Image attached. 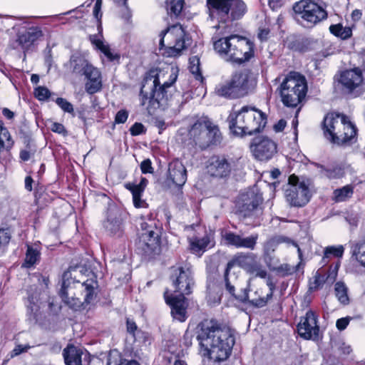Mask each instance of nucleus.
<instances>
[{
	"label": "nucleus",
	"mask_w": 365,
	"mask_h": 365,
	"mask_svg": "<svg viewBox=\"0 0 365 365\" xmlns=\"http://www.w3.org/2000/svg\"><path fill=\"white\" fill-rule=\"evenodd\" d=\"M207 19L217 24L212 41L215 51L225 61L241 65L255 56V44L246 37L228 35L232 23L241 19L247 12L242 0H206Z\"/></svg>",
	"instance_id": "nucleus-1"
},
{
	"label": "nucleus",
	"mask_w": 365,
	"mask_h": 365,
	"mask_svg": "<svg viewBox=\"0 0 365 365\" xmlns=\"http://www.w3.org/2000/svg\"><path fill=\"white\" fill-rule=\"evenodd\" d=\"M199 327L197 339L203 356L209 357L208 362H221L227 359L235 344L232 329L215 319H205Z\"/></svg>",
	"instance_id": "nucleus-2"
},
{
	"label": "nucleus",
	"mask_w": 365,
	"mask_h": 365,
	"mask_svg": "<svg viewBox=\"0 0 365 365\" xmlns=\"http://www.w3.org/2000/svg\"><path fill=\"white\" fill-rule=\"evenodd\" d=\"M72 272H76V269L71 268L63 274L60 297L71 309L75 311L85 309L96 297L98 282L94 279L83 282L76 280Z\"/></svg>",
	"instance_id": "nucleus-3"
},
{
	"label": "nucleus",
	"mask_w": 365,
	"mask_h": 365,
	"mask_svg": "<svg viewBox=\"0 0 365 365\" xmlns=\"http://www.w3.org/2000/svg\"><path fill=\"white\" fill-rule=\"evenodd\" d=\"M322 127L325 138L337 146H350L357 141L358 129L344 113H327L324 118Z\"/></svg>",
	"instance_id": "nucleus-4"
},
{
	"label": "nucleus",
	"mask_w": 365,
	"mask_h": 365,
	"mask_svg": "<svg viewBox=\"0 0 365 365\" xmlns=\"http://www.w3.org/2000/svg\"><path fill=\"white\" fill-rule=\"evenodd\" d=\"M227 122L234 135H252L265 127L267 115L254 106H244L239 110L231 112Z\"/></svg>",
	"instance_id": "nucleus-5"
},
{
	"label": "nucleus",
	"mask_w": 365,
	"mask_h": 365,
	"mask_svg": "<svg viewBox=\"0 0 365 365\" xmlns=\"http://www.w3.org/2000/svg\"><path fill=\"white\" fill-rule=\"evenodd\" d=\"M178 78L177 71L172 68L169 81L160 83L158 73L156 71L148 72L142 82L140 92V104L147 108L159 107L169 98V88L175 83Z\"/></svg>",
	"instance_id": "nucleus-6"
},
{
	"label": "nucleus",
	"mask_w": 365,
	"mask_h": 365,
	"mask_svg": "<svg viewBox=\"0 0 365 365\" xmlns=\"http://www.w3.org/2000/svg\"><path fill=\"white\" fill-rule=\"evenodd\" d=\"M256 85V75L252 70L245 68L235 72L229 78L216 85L215 93L226 99H238L252 93Z\"/></svg>",
	"instance_id": "nucleus-7"
},
{
	"label": "nucleus",
	"mask_w": 365,
	"mask_h": 365,
	"mask_svg": "<svg viewBox=\"0 0 365 365\" xmlns=\"http://www.w3.org/2000/svg\"><path fill=\"white\" fill-rule=\"evenodd\" d=\"M236 265L255 277L264 279L267 275V271L257 259L256 255L253 253H240L235 255L227 262L224 274L226 289L235 298L237 296L235 294V287L237 282V277L234 273L231 274V269Z\"/></svg>",
	"instance_id": "nucleus-8"
},
{
	"label": "nucleus",
	"mask_w": 365,
	"mask_h": 365,
	"mask_svg": "<svg viewBox=\"0 0 365 365\" xmlns=\"http://www.w3.org/2000/svg\"><path fill=\"white\" fill-rule=\"evenodd\" d=\"M262 196L254 190L241 193L235 204L236 213L245 225L257 227L263 220Z\"/></svg>",
	"instance_id": "nucleus-9"
},
{
	"label": "nucleus",
	"mask_w": 365,
	"mask_h": 365,
	"mask_svg": "<svg viewBox=\"0 0 365 365\" xmlns=\"http://www.w3.org/2000/svg\"><path fill=\"white\" fill-rule=\"evenodd\" d=\"M279 91L285 106L297 108L307 95L306 78L297 72H290L281 83Z\"/></svg>",
	"instance_id": "nucleus-10"
},
{
	"label": "nucleus",
	"mask_w": 365,
	"mask_h": 365,
	"mask_svg": "<svg viewBox=\"0 0 365 365\" xmlns=\"http://www.w3.org/2000/svg\"><path fill=\"white\" fill-rule=\"evenodd\" d=\"M160 49L165 48L169 57H176L191 43L190 34L180 24H175L162 31L159 35Z\"/></svg>",
	"instance_id": "nucleus-11"
},
{
	"label": "nucleus",
	"mask_w": 365,
	"mask_h": 365,
	"mask_svg": "<svg viewBox=\"0 0 365 365\" xmlns=\"http://www.w3.org/2000/svg\"><path fill=\"white\" fill-rule=\"evenodd\" d=\"M292 16L298 24L310 29L326 20L328 13L314 0H300L293 4Z\"/></svg>",
	"instance_id": "nucleus-12"
},
{
	"label": "nucleus",
	"mask_w": 365,
	"mask_h": 365,
	"mask_svg": "<svg viewBox=\"0 0 365 365\" xmlns=\"http://www.w3.org/2000/svg\"><path fill=\"white\" fill-rule=\"evenodd\" d=\"M190 140L200 150H205L211 145H216L222 140L221 133L207 117H201L189 130Z\"/></svg>",
	"instance_id": "nucleus-13"
},
{
	"label": "nucleus",
	"mask_w": 365,
	"mask_h": 365,
	"mask_svg": "<svg viewBox=\"0 0 365 365\" xmlns=\"http://www.w3.org/2000/svg\"><path fill=\"white\" fill-rule=\"evenodd\" d=\"M140 227L141 230L135 242L138 250L146 256L156 254L160 250V228L151 220L142 222Z\"/></svg>",
	"instance_id": "nucleus-14"
},
{
	"label": "nucleus",
	"mask_w": 365,
	"mask_h": 365,
	"mask_svg": "<svg viewBox=\"0 0 365 365\" xmlns=\"http://www.w3.org/2000/svg\"><path fill=\"white\" fill-rule=\"evenodd\" d=\"M284 197L292 207H304L310 198L309 185L305 180L300 181L294 174L288 178V182L284 189Z\"/></svg>",
	"instance_id": "nucleus-15"
},
{
	"label": "nucleus",
	"mask_w": 365,
	"mask_h": 365,
	"mask_svg": "<svg viewBox=\"0 0 365 365\" xmlns=\"http://www.w3.org/2000/svg\"><path fill=\"white\" fill-rule=\"evenodd\" d=\"M170 279L174 288L173 292L185 296L192 293L195 284L193 272L190 265L172 267Z\"/></svg>",
	"instance_id": "nucleus-16"
},
{
	"label": "nucleus",
	"mask_w": 365,
	"mask_h": 365,
	"mask_svg": "<svg viewBox=\"0 0 365 365\" xmlns=\"http://www.w3.org/2000/svg\"><path fill=\"white\" fill-rule=\"evenodd\" d=\"M335 86L344 94H354L361 86L364 78L359 68L346 69L334 77Z\"/></svg>",
	"instance_id": "nucleus-17"
},
{
	"label": "nucleus",
	"mask_w": 365,
	"mask_h": 365,
	"mask_svg": "<svg viewBox=\"0 0 365 365\" xmlns=\"http://www.w3.org/2000/svg\"><path fill=\"white\" fill-rule=\"evenodd\" d=\"M125 213L115 205H110L106 213L103 227L110 236L121 237L124 234V220Z\"/></svg>",
	"instance_id": "nucleus-18"
},
{
	"label": "nucleus",
	"mask_w": 365,
	"mask_h": 365,
	"mask_svg": "<svg viewBox=\"0 0 365 365\" xmlns=\"http://www.w3.org/2000/svg\"><path fill=\"white\" fill-rule=\"evenodd\" d=\"M250 148L255 158L260 161L272 159L277 151V144L264 136L254 138Z\"/></svg>",
	"instance_id": "nucleus-19"
},
{
	"label": "nucleus",
	"mask_w": 365,
	"mask_h": 365,
	"mask_svg": "<svg viewBox=\"0 0 365 365\" xmlns=\"http://www.w3.org/2000/svg\"><path fill=\"white\" fill-rule=\"evenodd\" d=\"M318 316L312 310L307 312L304 317H301L297 325V332L300 337L307 340H317L319 327L317 324Z\"/></svg>",
	"instance_id": "nucleus-20"
},
{
	"label": "nucleus",
	"mask_w": 365,
	"mask_h": 365,
	"mask_svg": "<svg viewBox=\"0 0 365 365\" xmlns=\"http://www.w3.org/2000/svg\"><path fill=\"white\" fill-rule=\"evenodd\" d=\"M43 36L41 27L37 26H22L16 33V43L24 51H29Z\"/></svg>",
	"instance_id": "nucleus-21"
},
{
	"label": "nucleus",
	"mask_w": 365,
	"mask_h": 365,
	"mask_svg": "<svg viewBox=\"0 0 365 365\" xmlns=\"http://www.w3.org/2000/svg\"><path fill=\"white\" fill-rule=\"evenodd\" d=\"M165 302L170 305L171 308V314L173 319L183 322L187 318V302L185 296L173 295L168 294V291L164 293Z\"/></svg>",
	"instance_id": "nucleus-22"
},
{
	"label": "nucleus",
	"mask_w": 365,
	"mask_h": 365,
	"mask_svg": "<svg viewBox=\"0 0 365 365\" xmlns=\"http://www.w3.org/2000/svg\"><path fill=\"white\" fill-rule=\"evenodd\" d=\"M223 239L228 245L236 248H246L252 250L255 248L258 235L254 234L249 237H243L240 235L229 231L223 235Z\"/></svg>",
	"instance_id": "nucleus-23"
},
{
	"label": "nucleus",
	"mask_w": 365,
	"mask_h": 365,
	"mask_svg": "<svg viewBox=\"0 0 365 365\" xmlns=\"http://www.w3.org/2000/svg\"><path fill=\"white\" fill-rule=\"evenodd\" d=\"M233 163V160L229 161L225 158L214 156L209 161L207 171L212 176L225 178L230 175Z\"/></svg>",
	"instance_id": "nucleus-24"
},
{
	"label": "nucleus",
	"mask_w": 365,
	"mask_h": 365,
	"mask_svg": "<svg viewBox=\"0 0 365 365\" xmlns=\"http://www.w3.org/2000/svg\"><path fill=\"white\" fill-rule=\"evenodd\" d=\"M85 77V91L88 94H94L103 88L102 74L100 70L93 65L83 76Z\"/></svg>",
	"instance_id": "nucleus-25"
},
{
	"label": "nucleus",
	"mask_w": 365,
	"mask_h": 365,
	"mask_svg": "<svg viewBox=\"0 0 365 365\" xmlns=\"http://www.w3.org/2000/svg\"><path fill=\"white\" fill-rule=\"evenodd\" d=\"M267 284L269 288L270 292L267 294L266 297L252 298L250 299L248 294L249 289L247 288H245L241 294L235 296V299L242 303H248L255 307H263L267 304V302L272 299L275 289V284L271 279H269L267 280Z\"/></svg>",
	"instance_id": "nucleus-26"
},
{
	"label": "nucleus",
	"mask_w": 365,
	"mask_h": 365,
	"mask_svg": "<svg viewBox=\"0 0 365 365\" xmlns=\"http://www.w3.org/2000/svg\"><path fill=\"white\" fill-rule=\"evenodd\" d=\"M168 177L176 186L182 187L187 180V170L179 160L169 163Z\"/></svg>",
	"instance_id": "nucleus-27"
},
{
	"label": "nucleus",
	"mask_w": 365,
	"mask_h": 365,
	"mask_svg": "<svg viewBox=\"0 0 365 365\" xmlns=\"http://www.w3.org/2000/svg\"><path fill=\"white\" fill-rule=\"evenodd\" d=\"M27 292L26 306L28 311L30 312V314L35 316L43 303V299H45L47 294L44 292H41L36 285L31 286Z\"/></svg>",
	"instance_id": "nucleus-28"
},
{
	"label": "nucleus",
	"mask_w": 365,
	"mask_h": 365,
	"mask_svg": "<svg viewBox=\"0 0 365 365\" xmlns=\"http://www.w3.org/2000/svg\"><path fill=\"white\" fill-rule=\"evenodd\" d=\"M313 165L318 169V173L322 178L335 180L344 175L343 168L339 165L325 166L317 163H314Z\"/></svg>",
	"instance_id": "nucleus-29"
},
{
	"label": "nucleus",
	"mask_w": 365,
	"mask_h": 365,
	"mask_svg": "<svg viewBox=\"0 0 365 365\" xmlns=\"http://www.w3.org/2000/svg\"><path fill=\"white\" fill-rule=\"evenodd\" d=\"M282 243L297 246V244L291 238L282 235H275L269 237L264 242L263 246L264 255H269L271 253L274 252L277 246Z\"/></svg>",
	"instance_id": "nucleus-30"
},
{
	"label": "nucleus",
	"mask_w": 365,
	"mask_h": 365,
	"mask_svg": "<svg viewBox=\"0 0 365 365\" xmlns=\"http://www.w3.org/2000/svg\"><path fill=\"white\" fill-rule=\"evenodd\" d=\"M83 351L73 345H68L63 351L66 365H82L81 356Z\"/></svg>",
	"instance_id": "nucleus-31"
},
{
	"label": "nucleus",
	"mask_w": 365,
	"mask_h": 365,
	"mask_svg": "<svg viewBox=\"0 0 365 365\" xmlns=\"http://www.w3.org/2000/svg\"><path fill=\"white\" fill-rule=\"evenodd\" d=\"M41 252L38 245H27L23 267L30 268L40 260Z\"/></svg>",
	"instance_id": "nucleus-32"
},
{
	"label": "nucleus",
	"mask_w": 365,
	"mask_h": 365,
	"mask_svg": "<svg viewBox=\"0 0 365 365\" xmlns=\"http://www.w3.org/2000/svg\"><path fill=\"white\" fill-rule=\"evenodd\" d=\"M70 66L73 73L84 76L92 64L83 58L72 56L70 60Z\"/></svg>",
	"instance_id": "nucleus-33"
},
{
	"label": "nucleus",
	"mask_w": 365,
	"mask_h": 365,
	"mask_svg": "<svg viewBox=\"0 0 365 365\" xmlns=\"http://www.w3.org/2000/svg\"><path fill=\"white\" fill-rule=\"evenodd\" d=\"M354 194V186L346 185L341 188H337L333 192L332 199L336 202H344L351 198Z\"/></svg>",
	"instance_id": "nucleus-34"
},
{
	"label": "nucleus",
	"mask_w": 365,
	"mask_h": 365,
	"mask_svg": "<svg viewBox=\"0 0 365 365\" xmlns=\"http://www.w3.org/2000/svg\"><path fill=\"white\" fill-rule=\"evenodd\" d=\"M344 252V247L343 245L338 246H328L325 247L324 250V256L322 259V263L325 265L327 264L330 258L334 257H341Z\"/></svg>",
	"instance_id": "nucleus-35"
},
{
	"label": "nucleus",
	"mask_w": 365,
	"mask_h": 365,
	"mask_svg": "<svg viewBox=\"0 0 365 365\" xmlns=\"http://www.w3.org/2000/svg\"><path fill=\"white\" fill-rule=\"evenodd\" d=\"M210 243V237L207 235L202 238L192 237L190 241V249L193 253L204 252Z\"/></svg>",
	"instance_id": "nucleus-36"
},
{
	"label": "nucleus",
	"mask_w": 365,
	"mask_h": 365,
	"mask_svg": "<svg viewBox=\"0 0 365 365\" xmlns=\"http://www.w3.org/2000/svg\"><path fill=\"white\" fill-rule=\"evenodd\" d=\"M334 291L336 297L340 303L346 305L349 303V298L348 296V288L342 282H337L334 286Z\"/></svg>",
	"instance_id": "nucleus-37"
},
{
	"label": "nucleus",
	"mask_w": 365,
	"mask_h": 365,
	"mask_svg": "<svg viewBox=\"0 0 365 365\" xmlns=\"http://www.w3.org/2000/svg\"><path fill=\"white\" fill-rule=\"evenodd\" d=\"M329 31L332 34L341 39H347L352 34L351 29L349 27H343L340 24L331 25Z\"/></svg>",
	"instance_id": "nucleus-38"
},
{
	"label": "nucleus",
	"mask_w": 365,
	"mask_h": 365,
	"mask_svg": "<svg viewBox=\"0 0 365 365\" xmlns=\"http://www.w3.org/2000/svg\"><path fill=\"white\" fill-rule=\"evenodd\" d=\"M352 253L356 260L365 267V240H361L352 246Z\"/></svg>",
	"instance_id": "nucleus-39"
},
{
	"label": "nucleus",
	"mask_w": 365,
	"mask_h": 365,
	"mask_svg": "<svg viewBox=\"0 0 365 365\" xmlns=\"http://www.w3.org/2000/svg\"><path fill=\"white\" fill-rule=\"evenodd\" d=\"M14 145V141L11 139V135L8 130L0 126V150L6 149L9 150Z\"/></svg>",
	"instance_id": "nucleus-40"
},
{
	"label": "nucleus",
	"mask_w": 365,
	"mask_h": 365,
	"mask_svg": "<svg viewBox=\"0 0 365 365\" xmlns=\"http://www.w3.org/2000/svg\"><path fill=\"white\" fill-rule=\"evenodd\" d=\"M133 341L138 344V346H147L151 343V337L148 332L139 330L133 336Z\"/></svg>",
	"instance_id": "nucleus-41"
},
{
	"label": "nucleus",
	"mask_w": 365,
	"mask_h": 365,
	"mask_svg": "<svg viewBox=\"0 0 365 365\" xmlns=\"http://www.w3.org/2000/svg\"><path fill=\"white\" fill-rule=\"evenodd\" d=\"M184 6V0H173L168 7V13L170 15L178 16L180 14Z\"/></svg>",
	"instance_id": "nucleus-42"
},
{
	"label": "nucleus",
	"mask_w": 365,
	"mask_h": 365,
	"mask_svg": "<svg viewBox=\"0 0 365 365\" xmlns=\"http://www.w3.org/2000/svg\"><path fill=\"white\" fill-rule=\"evenodd\" d=\"M217 289V286L213 281H208L207 284V298L208 302H216L217 301H220V297L218 296H212V294L215 292Z\"/></svg>",
	"instance_id": "nucleus-43"
},
{
	"label": "nucleus",
	"mask_w": 365,
	"mask_h": 365,
	"mask_svg": "<svg viewBox=\"0 0 365 365\" xmlns=\"http://www.w3.org/2000/svg\"><path fill=\"white\" fill-rule=\"evenodd\" d=\"M190 70L192 73L197 76L201 77L200 68V58L197 56H194L190 58Z\"/></svg>",
	"instance_id": "nucleus-44"
},
{
	"label": "nucleus",
	"mask_w": 365,
	"mask_h": 365,
	"mask_svg": "<svg viewBox=\"0 0 365 365\" xmlns=\"http://www.w3.org/2000/svg\"><path fill=\"white\" fill-rule=\"evenodd\" d=\"M56 104L64 111L75 115L73 105L66 99L63 98H57Z\"/></svg>",
	"instance_id": "nucleus-45"
},
{
	"label": "nucleus",
	"mask_w": 365,
	"mask_h": 365,
	"mask_svg": "<svg viewBox=\"0 0 365 365\" xmlns=\"http://www.w3.org/2000/svg\"><path fill=\"white\" fill-rule=\"evenodd\" d=\"M36 153V148L34 146L28 143L26 145V148L21 150L19 153V157L23 161H28L31 156L34 155Z\"/></svg>",
	"instance_id": "nucleus-46"
},
{
	"label": "nucleus",
	"mask_w": 365,
	"mask_h": 365,
	"mask_svg": "<svg viewBox=\"0 0 365 365\" xmlns=\"http://www.w3.org/2000/svg\"><path fill=\"white\" fill-rule=\"evenodd\" d=\"M34 95L39 101H45L49 98L51 93L47 88L38 86L35 89Z\"/></svg>",
	"instance_id": "nucleus-47"
},
{
	"label": "nucleus",
	"mask_w": 365,
	"mask_h": 365,
	"mask_svg": "<svg viewBox=\"0 0 365 365\" xmlns=\"http://www.w3.org/2000/svg\"><path fill=\"white\" fill-rule=\"evenodd\" d=\"M148 180L145 178H141L140 182L138 185L128 183L125 185V187L128 190H133L135 191H139L140 192H143L145 187L148 185Z\"/></svg>",
	"instance_id": "nucleus-48"
},
{
	"label": "nucleus",
	"mask_w": 365,
	"mask_h": 365,
	"mask_svg": "<svg viewBox=\"0 0 365 365\" xmlns=\"http://www.w3.org/2000/svg\"><path fill=\"white\" fill-rule=\"evenodd\" d=\"M133 195V204L135 207H142L145 204V201L141 200V195L143 192L135 191L133 190H129Z\"/></svg>",
	"instance_id": "nucleus-49"
},
{
	"label": "nucleus",
	"mask_w": 365,
	"mask_h": 365,
	"mask_svg": "<svg viewBox=\"0 0 365 365\" xmlns=\"http://www.w3.org/2000/svg\"><path fill=\"white\" fill-rule=\"evenodd\" d=\"M101 51L107 57L110 61H118L120 59V55L118 53H114L111 51L109 45H106L103 47Z\"/></svg>",
	"instance_id": "nucleus-50"
},
{
	"label": "nucleus",
	"mask_w": 365,
	"mask_h": 365,
	"mask_svg": "<svg viewBox=\"0 0 365 365\" xmlns=\"http://www.w3.org/2000/svg\"><path fill=\"white\" fill-rule=\"evenodd\" d=\"M11 239V232L9 229H0V246H6Z\"/></svg>",
	"instance_id": "nucleus-51"
},
{
	"label": "nucleus",
	"mask_w": 365,
	"mask_h": 365,
	"mask_svg": "<svg viewBox=\"0 0 365 365\" xmlns=\"http://www.w3.org/2000/svg\"><path fill=\"white\" fill-rule=\"evenodd\" d=\"M130 134L133 136L138 135L145 133L144 125L140 123H135L130 128Z\"/></svg>",
	"instance_id": "nucleus-52"
},
{
	"label": "nucleus",
	"mask_w": 365,
	"mask_h": 365,
	"mask_svg": "<svg viewBox=\"0 0 365 365\" xmlns=\"http://www.w3.org/2000/svg\"><path fill=\"white\" fill-rule=\"evenodd\" d=\"M50 128L53 132L61 134L63 136H66L68 135V131L65 126L61 123L56 122L52 123Z\"/></svg>",
	"instance_id": "nucleus-53"
},
{
	"label": "nucleus",
	"mask_w": 365,
	"mask_h": 365,
	"mask_svg": "<svg viewBox=\"0 0 365 365\" xmlns=\"http://www.w3.org/2000/svg\"><path fill=\"white\" fill-rule=\"evenodd\" d=\"M277 272L283 276L289 275L294 272V268L287 264H281L276 269Z\"/></svg>",
	"instance_id": "nucleus-54"
},
{
	"label": "nucleus",
	"mask_w": 365,
	"mask_h": 365,
	"mask_svg": "<svg viewBox=\"0 0 365 365\" xmlns=\"http://www.w3.org/2000/svg\"><path fill=\"white\" fill-rule=\"evenodd\" d=\"M324 282H325L324 277L323 275H322L320 273H319L318 272H317L315 275L314 276V282L312 283V288L314 289H317L321 286L323 285Z\"/></svg>",
	"instance_id": "nucleus-55"
},
{
	"label": "nucleus",
	"mask_w": 365,
	"mask_h": 365,
	"mask_svg": "<svg viewBox=\"0 0 365 365\" xmlns=\"http://www.w3.org/2000/svg\"><path fill=\"white\" fill-rule=\"evenodd\" d=\"M140 170L143 174L153 173V168L150 159H145L140 163Z\"/></svg>",
	"instance_id": "nucleus-56"
},
{
	"label": "nucleus",
	"mask_w": 365,
	"mask_h": 365,
	"mask_svg": "<svg viewBox=\"0 0 365 365\" xmlns=\"http://www.w3.org/2000/svg\"><path fill=\"white\" fill-rule=\"evenodd\" d=\"M29 348V346H23L21 344L16 346L15 348L9 354L10 358H14L19 356L21 353L27 351Z\"/></svg>",
	"instance_id": "nucleus-57"
},
{
	"label": "nucleus",
	"mask_w": 365,
	"mask_h": 365,
	"mask_svg": "<svg viewBox=\"0 0 365 365\" xmlns=\"http://www.w3.org/2000/svg\"><path fill=\"white\" fill-rule=\"evenodd\" d=\"M126 328L128 333L133 336L134 334L138 331L140 329L138 328L135 322L133 320L127 319L126 320Z\"/></svg>",
	"instance_id": "nucleus-58"
},
{
	"label": "nucleus",
	"mask_w": 365,
	"mask_h": 365,
	"mask_svg": "<svg viewBox=\"0 0 365 365\" xmlns=\"http://www.w3.org/2000/svg\"><path fill=\"white\" fill-rule=\"evenodd\" d=\"M128 117V113L125 110H119L115 118V122L116 123H124Z\"/></svg>",
	"instance_id": "nucleus-59"
},
{
	"label": "nucleus",
	"mask_w": 365,
	"mask_h": 365,
	"mask_svg": "<svg viewBox=\"0 0 365 365\" xmlns=\"http://www.w3.org/2000/svg\"><path fill=\"white\" fill-rule=\"evenodd\" d=\"M102 0H96V4L93 8V16L95 18L100 21L102 17L101 13Z\"/></svg>",
	"instance_id": "nucleus-60"
},
{
	"label": "nucleus",
	"mask_w": 365,
	"mask_h": 365,
	"mask_svg": "<svg viewBox=\"0 0 365 365\" xmlns=\"http://www.w3.org/2000/svg\"><path fill=\"white\" fill-rule=\"evenodd\" d=\"M283 4V0H268V6L272 11L279 9Z\"/></svg>",
	"instance_id": "nucleus-61"
},
{
	"label": "nucleus",
	"mask_w": 365,
	"mask_h": 365,
	"mask_svg": "<svg viewBox=\"0 0 365 365\" xmlns=\"http://www.w3.org/2000/svg\"><path fill=\"white\" fill-rule=\"evenodd\" d=\"M349 320L348 318H341L336 321V326L339 330H344L348 326Z\"/></svg>",
	"instance_id": "nucleus-62"
},
{
	"label": "nucleus",
	"mask_w": 365,
	"mask_h": 365,
	"mask_svg": "<svg viewBox=\"0 0 365 365\" xmlns=\"http://www.w3.org/2000/svg\"><path fill=\"white\" fill-rule=\"evenodd\" d=\"M346 220L352 227H356L358 225L359 218L356 216L349 215L346 217Z\"/></svg>",
	"instance_id": "nucleus-63"
},
{
	"label": "nucleus",
	"mask_w": 365,
	"mask_h": 365,
	"mask_svg": "<svg viewBox=\"0 0 365 365\" xmlns=\"http://www.w3.org/2000/svg\"><path fill=\"white\" fill-rule=\"evenodd\" d=\"M286 125V121L283 119H281L276 124L274 125L273 128L276 132H281L284 129Z\"/></svg>",
	"instance_id": "nucleus-64"
}]
</instances>
